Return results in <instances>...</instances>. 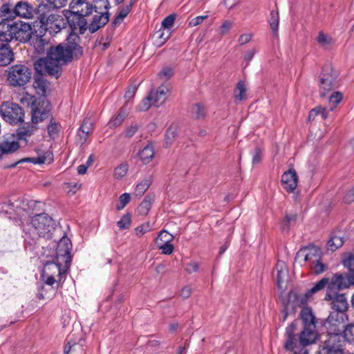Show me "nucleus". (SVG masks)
I'll return each instance as SVG.
<instances>
[{
    "mask_svg": "<svg viewBox=\"0 0 354 354\" xmlns=\"http://www.w3.org/2000/svg\"><path fill=\"white\" fill-rule=\"evenodd\" d=\"M165 30H162V28L156 32L158 35L157 37L160 39L159 45H162L164 44L169 37L170 32L169 30H167L166 32H165Z\"/></svg>",
    "mask_w": 354,
    "mask_h": 354,
    "instance_id": "obj_60",
    "label": "nucleus"
},
{
    "mask_svg": "<svg viewBox=\"0 0 354 354\" xmlns=\"http://www.w3.org/2000/svg\"><path fill=\"white\" fill-rule=\"evenodd\" d=\"M173 237L171 234L167 232L165 230H162L160 232L158 237L156 239V244H162V243H171L172 241Z\"/></svg>",
    "mask_w": 354,
    "mask_h": 354,
    "instance_id": "obj_44",
    "label": "nucleus"
},
{
    "mask_svg": "<svg viewBox=\"0 0 354 354\" xmlns=\"http://www.w3.org/2000/svg\"><path fill=\"white\" fill-rule=\"evenodd\" d=\"M339 288L344 289L348 288L351 283H350V274L346 273H335L331 278Z\"/></svg>",
    "mask_w": 354,
    "mask_h": 354,
    "instance_id": "obj_28",
    "label": "nucleus"
},
{
    "mask_svg": "<svg viewBox=\"0 0 354 354\" xmlns=\"http://www.w3.org/2000/svg\"><path fill=\"white\" fill-rule=\"evenodd\" d=\"M151 230V225L149 223H145L140 225L135 228L136 235L138 237L142 236L145 233L149 232Z\"/></svg>",
    "mask_w": 354,
    "mask_h": 354,
    "instance_id": "obj_52",
    "label": "nucleus"
},
{
    "mask_svg": "<svg viewBox=\"0 0 354 354\" xmlns=\"http://www.w3.org/2000/svg\"><path fill=\"white\" fill-rule=\"evenodd\" d=\"M13 12L15 17L24 19H32L36 13L32 6L26 1H20L13 7Z\"/></svg>",
    "mask_w": 354,
    "mask_h": 354,
    "instance_id": "obj_13",
    "label": "nucleus"
},
{
    "mask_svg": "<svg viewBox=\"0 0 354 354\" xmlns=\"http://www.w3.org/2000/svg\"><path fill=\"white\" fill-rule=\"evenodd\" d=\"M48 6L52 9H59L64 7L67 0H46Z\"/></svg>",
    "mask_w": 354,
    "mask_h": 354,
    "instance_id": "obj_57",
    "label": "nucleus"
},
{
    "mask_svg": "<svg viewBox=\"0 0 354 354\" xmlns=\"http://www.w3.org/2000/svg\"><path fill=\"white\" fill-rule=\"evenodd\" d=\"M344 337L346 341L354 343V324L348 325L344 330Z\"/></svg>",
    "mask_w": 354,
    "mask_h": 354,
    "instance_id": "obj_47",
    "label": "nucleus"
},
{
    "mask_svg": "<svg viewBox=\"0 0 354 354\" xmlns=\"http://www.w3.org/2000/svg\"><path fill=\"white\" fill-rule=\"evenodd\" d=\"M93 7L86 0H72L70 3L68 15L66 17L73 30H78L80 34H84L88 26L85 17L92 13Z\"/></svg>",
    "mask_w": 354,
    "mask_h": 354,
    "instance_id": "obj_4",
    "label": "nucleus"
},
{
    "mask_svg": "<svg viewBox=\"0 0 354 354\" xmlns=\"http://www.w3.org/2000/svg\"><path fill=\"white\" fill-rule=\"evenodd\" d=\"M339 342V339H337L335 336L328 337L324 341V344L320 351L321 354H344Z\"/></svg>",
    "mask_w": 354,
    "mask_h": 354,
    "instance_id": "obj_15",
    "label": "nucleus"
},
{
    "mask_svg": "<svg viewBox=\"0 0 354 354\" xmlns=\"http://www.w3.org/2000/svg\"><path fill=\"white\" fill-rule=\"evenodd\" d=\"M347 320L348 316L346 313L330 312L324 324L327 330L328 337L335 336L337 339H339V335Z\"/></svg>",
    "mask_w": 354,
    "mask_h": 354,
    "instance_id": "obj_8",
    "label": "nucleus"
},
{
    "mask_svg": "<svg viewBox=\"0 0 354 354\" xmlns=\"http://www.w3.org/2000/svg\"><path fill=\"white\" fill-rule=\"evenodd\" d=\"M0 13L1 17H6L8 19V18L15 17L13 8H12V6L10 4H3L0 8Z\"/></svg>",
    "mask_w": 354,
    "mask_h": 354,
    "instance_id": "obj_45",
    "label": "nucleus"
},
{
    "mask_svg": "<svg viewBox=\"0 0 354 354\" xmlns=\"http://www.w3.org/2000/svg\"><path fill=\"white\" fill-rule=\"evenodd\" d=\"M19 148V142L14 138H4L0 142V153L1 155L11 153L16 151Z\"/></svg>",
    "mask_w": 354,
    "mask_h": 354,
    "instance_id": "obj_22",
    "label": "nucleus"
},
{
    "mask_svg": "<svg viewBox=\"0 0 354 354\" xmlns=\"http://www.w3.org/2000/svg\"><path fill=\"white\" fill-rule=\"evenodd\" d=\"M169 93V88L167 85H161L156 89L152 90L149 95L152 99V104L155 106H160L163 104L167 99Z\"/></svg>",
    "mask_w": 354,
    "mask_h": 354,
    "instance_id": "obj_16",
    "label": "nucleus"
},
{
    "mask_svg": "<svg viewBox=\"0 0 354 354\" xmlns=\"http://www.w3.org/2000/svg\"><path fill=\"white\" fill-rule=\"evenodd\" d=\"M232 23L229 21H225L220 27V33L221 35H225L228 32L232 27Z\"/></svg>",
    "mask_w": 354,
    "mask_h": 354,
    "instance_id": "obj_63",
    "label": "nucleus"
},
{
    "mask_svg": "<svg viewBox=\"0 0 354 354\" xmlns=\"http://www.w3.org/2000/svg\"><path fill=\"white\" fill-rule=\"evenodd\" d=\"M192 111L194 117L197 119L203 118L205 117V109L199 104H194L192 108Z\"/></svg>",
    "mask_w": 354,
    "mask_h": 354,
    "instance_id": "obj_51",
    "label": "nucleus"
},
{
    "mask_svg": "<svg viewBox=\"0 0 354 354\" xmlns=\"http://www.w3.org/2000/svg\"><path fill=\"white\" fill-rule=\"evenodd\" d=\"M269 24L274 36L278 35V27L279 23V12L277 10H272L268 19Z\"/></svg>",
    "mask_w": 354,
    "mask_h": 354,
    "instance_id": "obj_33",
    "label": "nucleus"
},
{
    "mask_svg": "<svg viewBox=\"0 0 354 354\" xmlns=\"http://www.w3.org/2000/svg\"><path fill=\"white\" fill-rule=\"evenodd\" d=\"M13 22L10 20L5 19L0 22V41L8 44L13 40Z\"/></svg>",
    "mask_w": 354,
    "mask_h": 354,
    "instance_id": "obj_17",
    "label": "nucleus"
},
{
    "mask_svg": "<svg viewBox=\"0 0 354 354\" xmlns=\"http://www.w3.org/2000/svg\"><path fill=\"white\" fill-rule=\"evenodd\" d=\"M174 75V71L172 68L166 66L164 67L158 74L160 79L162 80H168Z\"/></svg>",
    "mask_w": 354,
    "mask_h": 354,
    "instance_id": "obj_49",
    "label": "nucleus"
},
{
    "mask_svg": "<svg viewBox=\"0 0 354 354\" xmlns=\"http://www.w3.org/2000/svg\"><path fill=\"white\" fill-rule=\"evenodd\" d=\"M37 130V126L35 124H26L18 128L17 133L19 140L28 141V139L32 136Z\"/></svg>",
    "mask_w": 354,
    "mask_h": 354,
    "instance_id": "obj_25",
    "label": "nucleus"
},
{
    "mask_svg": "<svg viewBox=\"0 0 354 354\" xmlns=\"http://www.w3.org/2000/svg\"><path fill=\"white\" fill-rule=\"evenodd\" d=\"M257 52V51L255 48L249 49L245 52L243 59L246 62L247 64H248L249 62L253 59Z\"/></svg>",
    "mask_w": 354,
    "mask_h": 354,
    "instance_id": "obj_64",
    "label": "nucleus"
},
{
    "mask_svg": "<svg viewBox=\"0 0 354 354\" xmlns=\"http://www.w3.org/2000/svg\"><path fill=\"white\" fill-rule=\"evenodd\" d=\"M153 147L151 144H148L140 152L141 161L144 164H148L154 157Z\"/></svg>",
    "mask_w": 354,
    "mask_h": 354,
    "instance_id": "obj_31",
    "label": "nucleus"
},
{
    "mask_svg": "<svg viewBox=\"0 0 354 354\" xmlns=\"http://www.w3.org/2000/svg\"><path fill=\"white\" fill-rule=\"evenodd\" d=\"M55 225L54 219L46 213L35 214L24 230V240L31 245L38 238L50 239L53 237Z\"/></svg>",
    "mask_w": 354,
    "mask_h": 354,
    "instance_id": "obj_3",
    "label": "nucleus"
},
{
    "mask_svg": "<svg viewBox=\"0 0 354 354\" xmlns=\"http://www.w3.org/2000/svg\"><path fill=\"white\" fill-rule=\"evenodd\" d=\"M31 77V71L25 65L16 64L9 68L8 80L14 86H21L29 82Z\"/></svg>",
    "mask_w": 354,
    "mask_h": 354,
    "instance_id": "obj_9",
    "label": "nucleus"
},
{
    "mask_svg": "<svg viewBox=\"0 0 354 354\" xmlns=\"http://www.w3.org/2000/svg\"><path fill=\"white\" fill-rule=\"evenodd\" d=\"M131 223V214L129 212L124 214L120 220L117 222V226L120 230H126L129 228Z\"/></svg>",
    "mask_w": 354,
    "mask_h": 354,
    "instance_id": "obj_42",
    "label": "nucleus"
},
{
    "mask_svg": "<svg viewBox=\"0 0 354 354\" xmlns=\"http://www.w3.org/2000/svg\"><path fill=\"white\" fill-rule=\"evenodd\" d=\"M175 19V15H170L167 16L162 20L161 28L165 30L167 29V30H169V29L173 26L174 24Z\"/></svg>",
    "mask_w": 354,
    "mask_h": 354,
    "instance_id": "obj_53",
    "label": "nucleus"
},
{
    "mask_svg": "<svg viewBox=\"0 0 354 354\" xmlns=\"http://www.w3.org/2000/svg\"><path fill=\"white\" fill-rule=\"evenodd\" d=\"M295 261L299 263L309 262L316 274H321L327 270V266L322 263L320 256L314 248H303L299 250L295 257Z\"/></svg>",
    "mask_w": 354,
    "mask_h": 354,
    "instance_id": "obj_7",
    "label": "nucleus"
},
{
    "mask_svg": "<svg viewBox=\"0 0 354 354\" xmlns=\"http://www.w3.org/2000/svg\"><path fill=\"white\" fill-rule=\"evenodd\" d=\"M159 250H161V252L164 254H171L174 250V245L171 243H162V244H156Z\"/></svg>",
    "mask_w": 354,
    "mask_h": 354,
    "instance_id": "obj_54",
    "label": "nucleus"
},
{
    "mask_svg": "<svg viewBox=\"0 0 354 354\" xmlns=\"http://www.w3.org/2000/svg\"><path fill=\"white\" fill-rule=\"evenodd\" d=\"M135 2H136L135 0H131L129 4L123 6L120 9L118 15L114 19V21H113L114 25L120 24L122 23V21L124 20V19L129 15V13L131 10V8H132L133 6L134 5Z\"/></svg>",
    "mask_w": 354,
    "mask_h": 354,
    "instance_id": "obj_30",
    "label": "nucleus"
},
{
    "mask_svg": "<svg viewBox=\"0 0 354 354\" xmlns=\"http://www.w3.org/2000/svg\"><path fill=\"white\" fill-rule=\"evenodd\" d=\"M47 130L48 136L52 138H55L59 133L60 130V124L56 122L51 117L50 123L47 127Z\"/></svg>",
    "mask_w": 354,
    "mask_h": 354,
    "instance_id": "obj_40",
    "label": "nucleus"
},
{
    "mask_svg": "<svg viewBox=\"0 0 354 354\" xmlns=\"http://www.w3.org/2000/svg\"><path fill=\"white\" fill-rule=\"evenodd\" d=\"M1 115L7 122L12 125L24 121V111L21 106L15 103L6 104L5 109L1 111Z\"/></svg>",
    "mask_w": 354,
    "mask_h": 354,
    "instance_id": "obj_11",
    "label": "nucleus"
},
{
    "mask_svg": "<svg viewBox=\"0 0 354 354\" xmlns=\"http://www.w3.org/2000/svg\"><path fill=\"white\" fill-rule=\"evenodd\" d=\"M136 91H137V87L136 86H131L130 88H129L128 90L127 91V92L125 93L124 97L127 100L126 104L124 106H125V108H127V106L129 104H131V100L133 98V97L136 93Z\"/></svg>",
    "mask_w": 354,
    "mask_h": 354,
    "instance_id": "obj_56",
    "label": "nucleus"
},
{
    "mask_svg": "<svg viewBox=\"0 0 354 354\" xmlns=\"http://www.w3.org/2000/svg\"><path fill=\"white\" fill-rule=\"evenodd\" d=\"M246 91L247 89L244 82L239 81L237 83L234 92V97L235 100L241 102L243 100H244Z\"/></svg>",
    "mask_w": 354,
    "mask_h": 354,
    "instance_id": "obj_34",
    "label": "nucleus"
},
{
    "mask_svg": "<svg viewBox=\"0 0 354 354\" xmlns=\"http://www.w3.org/2000/svg\"><path fill=\"white\" fill-rule=\"evenodd\" d=\"M71 249V240L63 236L57 243L56 261L48 262L44 266L41 277L46 285H55L57 289L62 287L72 261Z\"/></svg>",
    "mask_w": 354,
    "mask_h": 354,
    "instance_id": "obj_2",
    "label": "nucleus"
},
{
    "mask_svg": "<svg viewBox=\"0 0 354 354\" xmlns=\"http://www.w3.org/2000/svg\"><path fill=\"white\" fill-rule=\"evenodd\" d=\"M151 183V181L150 179H145L144 180L138 183L135 188V194L138 196H142L149 189Z\"/></svg>",
    "mask_w": 354,
    "mask_h": 354,
    "instance_id": "obj_38",
    "label": "nucleus"
},
{
    "mask_svg": "<svg viewBox=\"0 0 354 354\" xmlns=\"http://www.w3.org/2000/svg\"><path fill=\"white\" fill-rule=\"evenodd\" d=\"M33 87L37 93L41 96H45L47 89V82L42 75H35L34 78Z\"/></svg>",
    "mask_w": 354,
    "mask_h": 354,
    "instance_id": "obj_29",
    "label": "nucleus"
},
{
    "mask_svg": "<svg viewBox=\"0 0 354 354\" xmlns=\"http://www.w3.org/2000/svg\"><path fill=\"white\" fill-rule=\"evenodd\" d=\"M317 41L322 47L326 48L332 44L333 39L323 32H319L317 37Z\"/></svg>",
    "mask_w": 354,
    "mask_h": 354,
    "instance_id": "obj_41",
    "label": "nucleus"
},
{
    "mask_svg": "<svg viewBox=\"0 0 354 354\" xmlns=\"http://www.w3.org/2000/svg\"><path fill=\"white\" fill-rule=\"evenodd\" d=\"M13 59V53L8 44H0V66H6Z\"/></svg>",
    "mask_w": 354,
    "mask_h": 354,
    "instance_id": "obj_26",
    "label": "nucleus"
},
{
    "mask_svg": "<svg viewBox=\"0 0 354 354\" xmlns=\"http://www.w3.org/2000/svg\"><path fill=\"white\" fill-rule=\"evenodd\" d=\"M31 121L35 125L51 117L49 103L45 100H38L32 103Z\"/></svg>",
    "mask_w": 354,
    "mask_h": 354,
    "instance_id": "obj_10",
    "label": "nucleus"
},
{
    "mask_svg": "<svg viewBox=\"0 0 354 354\" xmlns=\"http://www.w3.org/2000/svg\"><path fill=\"white\" fill-rule=\"evenodd\" d=\"M80 41L77 34L71 33L66 43H61L48 49L46 57L35 62V70L41 74L44 73L57 79L62 74V66L71 62L73 57L82 56L83 49L79 44Z\"/></svg>",
    "mask_w": 354,
    "mask_h": 354,
    "instance_id": "obj_1",
    "label": "nucleus"
},
{
    "mask_svg": "<svg viewBox=\"0 0 354 354\" xmlns=\"http://www.w3.org/2000/svg\"><path fill=\"white\" fill-rule=\"evenodd\" d=\"M300 317L302 320L304 327H316L315 317L310 308H303L300 313Z\"/></svg>",
    "mask_w": 354,
    "mask_h": 354,
    "instance_id": "obj_24",
    "label": "nucleus"
},
{
    "mask_svg": "<svg viewBox=\"0 0 354 354\" xmlns=\"http://www.w3.org/2000/svg\"><path fill=\"white\" fill-rule=\"evenodd\" d=\"M93 130V124L88 118H85L77 131L80 142L83 145Z\"/></svg>",
    "mask_w": 354,
    "mask_h": 354,
    "instance_id": "obj_20",
    "label": "nucleus"
},
{
    "mask_svg": "<svg viewBox=\"0 0 354 354\" xmlns=\"http://www.w3.org/2000/svg\"><path fill=\"white\" fill-rule=\"evenodd\" d=\"M338 71L330 64H325L320 75V95L324 97L328 93L338 86Z\"/></svg>",
    "mask_w": 354,
    "mask_h": 354,
    "instance_id": "obj_6",
    "label": "nucleus"
},
{
    "mask_svg": "<svg viewBox=\"0 0 354 354\" xmlns=\"http://www.w3.org/2000/svg\"><path fill=\"white\" fill-rule=\"evenodd\" d=\"M130 194L128 193H124L119 197V202L115 205L117 210H122L130 201Z\"/></svg>",
    "mask_w": 354,
    "mask_h": 354,
    "instance_id": "obj_46",
    "label": "nucleus"
},
{
    "mask_svg": "<svg viewBox=\"0 0 354 354\" xmlns=\"http://www.w3.org/2000/svg\"><path fill=\"white\" fill-rule=\"evenodd\" d=\"M46 161V157L45 156H40L38 157H33V158H22L18 162H15V164L10 165V167H15L17 164L21 163V162H32L35 165H41L45 163Z\"/></svg>",
    "mask_w": 354,
    "mask_h": 354,
    "instance_id": "obj_37",
    "label": "nucleus"
},
{
    "mask_svg": "<svg viewBox=\"0 0 354 354\" xmlns=\"http://www.w3.org/2000/svg\"><path fill=\"white\" fill-rule=\"evenodd\" d=\"M32 31L31 26L21 21L13 22V39L25 43L30 40Z\"/></svg>",
    "mask_w": 354,
    "mask_h": 354,
    "instance_id": "obj_12",
    "label": "nucleus"
},
{
    "mask_svg": "<svg viewBox=\"0 0 354 354\" xmlns=\"http://www.w3.org/2000/svg\"><path fill=\"white\" fill-rule=\"evenodd\" d=\"M178 136L177 131L174 127H169L167 129L165 133V142L167 147H169L173 144L174 140Z\"/></svg>",
    "mask_w": 354,
    "mask_h": 354,
    "instance_id": "obj_39",
    "label": "nucleus"
},
{
    "mask_svg": "<svg viewBox=\"0 0 354 354\" xmlns=\"http://www.w3.org/2000/svg\"><path fill=\"white\" fill-rule=\"evenodd\" d=\"M283 187L288 192H292L297 187L298 183V176L294 169H290L285 171L281 180Z\"/></svg>",
    "mask_w": 354,
    "mask_h": 354,
    "instance_id": "obj_14",
    "label": "nucleus"
},
{
    "mask_svg": "<svg viewBox=\"0 0 354 354\" xmlns=\"http://www.w3.org/2000/svg\"><path fill=\"white\" fill-rule=\"evenodd\" d=\"M329 301L330 302L331 312L346 313L348 305L344 294L334 297Z\"/></svg>",
    "mask_w": 354,
    "mask_h": 354,
    "instance_id": "obj_18",
    "label": "nucleus"
},
{
    "mask_svg": "<svg viewBox=\"0 0 354 354\" xmlns=\"http://www.w3.org/2000/svg\"><path fill=\"white\" fill-rule=\"evenodd\" d=\"M46 6L42 5L39 6L38 8V14L39 16L37 17L38 19L39 20L40 23L41 24V26H45L46 28L50 27L52 28L50 25L55 20L56 16L53 14L49 13V12H41L43 9H44Z\"/></svg>",
    "mask_w": 354,
    "mask_h": 354,
    "instance_id": "obj_27",
    "label": "nucleus"
},
{
    "mask_svg": "<svg viewBox=\"0 0 354 354\" xmlns=\"http://www.w3.org/2000/svg\"><path fill=\"white\" fill-rule=\"evenodd\" d=\"M207 18V15L197 16L189 21V26L194 27L203 22Z\"/></svg>",
    "mask_w": 354,
    "mask_h": 354,
    "instance_id": "obj_61",
    "label": "nucleus"
},
{
    "mask_svg": "<svg viewBox=\"0 0 354 354\" xmlns=\"http://www.w3.org/2000/svg\"><path fill=\"white\" fill-rule=\"evenodd\" d=\"M343 95L340 92H335L333 93L329 97V104H330V110L333 111L337 106V105L340 103L342 100Z\"/></svg>",
    "mask_w": 354,
    "mask_h": 354,
    "instance_id": "obj_43",
    "label": "nucleus"
},
{
    "mask_svg": "<svg viewBox=\"0 0 354 354\" xmlns=\"http://www.w3.org/2000/svg\"><path fill=\"white\" fill-rule=\"evenodd\" d=\"M109 19V15L108 12H101L95 15L88 26L89 31L91 33L96 32L97 30L108 23Z\"/></svg>",
    "mask_w": 354,
    "mask_h": 354,
    "instance_id": "obj_19",
    "label": "nucleus"
},
{
    "mask_svg": "<svg viewBox=\"0 0 354 354\" xmlns=\"http://www.w3.org/2000/svg\"><path fill=\"white\" fill-rule=\"evenodd\" d=\"M344 243L343 237L337 235H332L327 243V249L332 252L342 247Z\"/></svg>",
    "mask_w": 354,
    "mask_h": 354,
    "instance_id": "obj_32",
    "label": "nucleus"
},
{
    "mask_svg": "<svg viewBox=\"0 0 354 354\" xmlns=\"http://www.w3.org/2000/svg\"><path fill=\"white\" fill-rule=\"evenodd\" d=\"M192 293V286H185L181 289V290L180 292V295L183 299H185L189 298L191 296Z\"/></svg>",
    "mask_w": 354,
    "mask_h": 354,
    "instance_id": "obj_62",
    "label": "nucleus"
},
{
    "mask_svg": "<svg viewBox=\"0 0 354 354\" xmlns=\"http://www.w3.org/2000/svg\"><path fill=\"white\" fill-rule=\"evenodd\" d=\"M295 330L296 324L295 323L290 324L286 328L287 340L284 344V348L287 351H292L296 346L297 339L294 333Z\"/></svg>",
    "mask_w": 354,
    "mask_h": 354,
    "instance_id": "obj_23",
    "label": "nucleus"
},
{
    "mask_svg": "<svg viewBox=\"0 0 354 354\" xmlns=\"http://www.w3.org/2000/svg\"><path fill=\"white\" fill-rule=\"evenodd\" d=\"M316 327H304L299 335V342L302 346H307L315 342L317 338Z\"/></svg>",
    "mask_w": 354,
    "mask_h": 354,
    "instance_id": "obj_21",
    "label": "nucleus"
},
{
    "mask_svg": "<svg viewBox=\"0 0 354 354\" xmlns=\"http://www.w3.org/2000/svg\"><path fill=\"white\" fill-rule=\"evenodd\" d=\"M343 264L346 267L349 272L350 275H354V256L349 255L348 257L343 260Z\"/></svg>",
    "mask_w": 354,
    "mask_h": 354,
    "instance_id": "obj_55",
    "label": "nucleus"
},
{
    "mask_svg": "<svg viewBox=\"0 0 354 354\" xmlns=\"http://www.w3.org/2000/svg\"><path fill=\"white\" fill-rule=\"evenodd\" d=\"M152 104V99L150 97V95L149 94L148 96L144 98L138 104L137 109L139 111H147Z\"/></svg>",
    "mask_w": 354,
    "mask_h": 354,
    "instance_id": "obj_50",
    "label": "nucleus"
},
{
    "mask_svg": "<svg viewBox=\"0 0 354 354\" xmlns=\"http://www.w3.org/2000/svg\"><path fill=\"white\" fill-rule=\"evenodd\" d=\"M153 198L149 196H146L144 200L138 206V212L140 214L146 215L148 214L151 209V204L153 203Z\"/></svg>",
    "mask_w": 354,
    "mask_h": 354,
    "instance_id": "obj_35",
    "label": "nucleus"
},
{
    "mask_svg": "<svg viewBox=\"0 0 354 354\" xmlns=\"http://www.w3.org/2000/svg\"><path fill=\"white\" fill-rule=\"evenodd\" d=\"M263 151L260 147H256L252 153V163L257 165L261 162Z\"/></svg>",
    "mask_w": 354,
    "mask_h": 354,
    "instance_id": "obj_58",
    "label": "nucleus"
},
{
    "mask_svg": "<svg viewBox=\"0 0 354 354\" xmlns=\"http://www.w3.org/2000/svg\"><path fill=\"white\" fill-rule=\"evenodd\" d=\"M326 287V293L324 297L326 301H329L334 297L339 295L341 290L336 283L327 277L322 278L317 281L310 289L308 290L300 298L299 302L302 305L307 304L308 299L317 292L323 290Z\"/></svg>",
    "mask_w": 354,
    "mask_h": 354,
    "instance_id": "obj_5",
    "label": "nucleus"
},
{
    "mask_svg": "<svg viewBox=\"0 0 354 354\" xmlns=\"http://www.w3.org/2000/svg\"><path fill=\"white\" fill-rule=\"evenodd\" d=\"M139 126L138 124H132L127 127L124 131V136L127 138H131L138 131Z\"/></svg>",
    "mask_w": 354,
    "mask_h": 354,
    "instance_id": "obj_59",
    "label": "nucleus"
},
{
    "mask_svg": "<svg viewBox=\"0 0 354 354\" xmlns=\"http://www.w3.org/2000/svg\"><path fill=\"white\" fill-rule=\"evenodd\" d=\"M128 165L127 164H121L115 169L114 177L120 179L126 176L128 171Z\"/></svg>",
    "mask_w": 354,
    "mask_h": 354,
    "instance_id": "obj_48",
    "label": "nucleus"
},
{
    "mask_svg": "<svg viewBox=\"0 0 354 354\" xmlns=\"http://www.w3.org/2000/svg\"><path fill=\"white\" fill-rule=\"evenodd\" d=\"M128 110L129 108H125V106H122L119 113L110 121V123L112 124L113 127H118L121 125L124 118L128 115Z\"/></svg>",
    "mask_w": 354,
    "mask_h": 354,
    "instance_id": "obj_36",
    "label": "nucleus"
}]
</instances>
